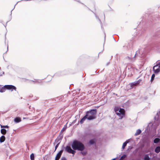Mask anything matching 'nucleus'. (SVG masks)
<instances>
[{
    "mask_svg": "<svg viewBox=\"0 0 160 160\" xmlns=\"http://www.w3.org/2000/svg\"><path fill=\"white\" fill-rule=\"evenodd\" d=\"M72 147L74 150L82 151L85 149L84 144L80 141L75 140L73 141Z\"/></svg>",
    "mask_w": 160,
    "mask_h": 160,
    "instance_id": "obj_1",
    "label": "nucleus"
},
{
    "mask_svg": "<svg viewBox=\"0 0 160 160\" xmlns=\"http://www.w3.org/2000/svg\"><path fill=\"white\" fill-rule=\"evenodd\" d=\"M97 113L96 109H92L87 112L85 115L88 120H90L95 119Z\"/></svg>",
    "mask_w": 160,
    "mask_h": 160,
    "instance_id": "obj_2",
    "label": "nucleus"
},
{
    "mask_svg": "<svg viewBox=\"0 0 160 160\" xmlns=\"http://www.w3.org/2000/svg\"><path fill=\"white\" fill-rule=\"evenodd\" d=\"M114 110L117 115L119 116L121 118H122L125 115V111L124 109L121 108L117 106L115 107Z\"/></svg>",
    "mask_w": 160,
    "mask_h": 160,
    "instance_id": "obj_3",
    "label": "nucleus"
},
{
    "mask_svg": "<svg viewBox=\"0 0 160 160\" xmlns=\"http://www.w3.org/2000/svg\"><path fill=\"white\" fill-rule=\"evenodd\" d=\"M141 81V79H139L137 81L130 83V85L131 89H132L134 87L137 86L139 84Z\"/></svg>",
    "mask_w": 160,
    "mask_h": 160,
    "instance_id": "obj_4",
    "label": "nucleus"
},
{
    "mask_svg": "<svg viewBox=\"0 0 160 160\" xmlns=\"http://www.w3.org/2000/svg\"><path fill=\"white\" fill-rule=\"evenodd\" d=\"M66 151L70 153H72L73 154H74L76 152V151L74 150H72L70 146H67L65 148Z\"/></svg>",
    "mask_w": 160,
    "mask_h": 160,
    "instance_id": "obj_5",
    "label": "nucleus"
},
{
    "mask_svg": "<svg viewBox=\"0 0 160 160\" xmlns=\"http://www.w3.org/2000/svg\"><path fill=\"white\" fill-rule=\"evenodd\" d=\"M6 90H11L12 91L13 90H16V88L14 86L12 85H5Z\"/></svg>",
    "mask_w": 160,
    "mask_h": 160,
    "instance_id": "obj_6",
    "label": "nucleus"
},
{
    "mask_svg": "<svg viewBox=\"0 0 160 160\" xmlns=\"http://www.w3.org/2000/svg\"><path fill=\"white\" fill-rule=\"evenodd\" d=\"M63 150H61L58 153H57L56 156L55 160H58L60 159L63 152Z\"/></svg>",
    "mask_w": 160,
    "mask_h": 160,
    "instance_id": "obj_7",
    "label": "nucleus"
},
{
    "mask_svg": "<svg viewBox=\"0 0 160 160\" xmlns=\"http://www.w3.org/2000/svg\"><path fill=\"white\" fill-rule=\"evenodd\" d=\"M153 70L154 72L156 73H158L160 71L159 68L157 66V65L154 66L153 68Z\"/></svg>",
    "mask_w": 160,
    "mask_h": 160,
    "instance_id": "obj_8",
    "label": "nucleus"
},
{
    "mask_svg": "<svg viewBox=\"0 0 160 160\" xmlns=\"http://www.w3.org/2000/svg\"><path fill=\"white\" fill-rule=\"evenodd\" d=\"M59 141L60 140H59V139L58 138H57L55 140V141L54 144L55 143H57V144L55 147V149L54 151H55L57 149L59 145V144L60 142Z\"/></svg>",
    "mask_w": 160,
    "mask_h": 160,
    "instance_id": "obj_9",
    "label": "nucleus"
},
{
    "mask_svg": "<svg viewBox=\"0 0 160 160\" xmlns=\"http://www.w3.org/2000/svg\"><path fill=\"white\" fill-rule=\"evenodd\" d=\"M6 90V88L5 87V86L2 87L0 85V92H5Z\"/></svg>",
    "mask_w": 160,
    "mask_h": 160,
    "instance_id": "obj_10",
    "label": "nucleus"
},
{
    "mask_svg": "<svg viewBox=\"0 0 160 160\" xmlns=\"http://www.w3.org/2000/svg\"><path fill=\"white\" fill-rule=\"evenodd\" d=\"M21 119L20 118L17 117L14 119V122L16 123H18L21 121Z\"/></svg>",
    "mask_w": 160,
    "mask_h": 160,
    "instance_id": "obj_11",
    "label": "nucleus"
},
{
    "mask_svg": "<svg viewBox=\"0 0 160 160\" xmlns=\"http://www.w3.org/2000/svg\"><path fill=\"white\" fill-rule=\"evenodd\" d=\"M5 140V137L2 135L0 138V142H4Z\"/></svg>",
    "mask_w": 160,
    "mask_h": 160,
    "instance_id": "obj_12",
    "label": "nucleus"
},
{
    "mask_svg": "<svg viewBox=\"0 0 160 160\" xmlns=\"http://www.w3.org/2000/svg\"><path fill=\"white\" fill-rule=\"evenodd\" d=\"M87 119V118L86 116L85 115L84 116L80 121V123L81 124H82L83 123V122L86 119Z\"/></svg>",
    "mask_w": 160,
    "mask_h": 160,
    "instance_id": "obj_13",
    "label": "nucleus"
},
{
    "mask_svg": "<svg viewBox=\"0 0 160 160\" xmlns=\"http://www.w3.org/2000/svg\"><path fill=\"white\" fill-rule=\"evenodd\" d=\"M1 133L3 135H5L7 133V131L4 129H2L1 130Z\"/></svg>",
    "mask_w": 160,
    "mask_h": 160,
    "instance_id": "obj_14",
    "label": "nucleus"
},
{
    "mask_svg": "<svg viewBox=\"0 0 160 160\" xmlns=\"http://www.w3.org/2000/svg\"><path fill=\"white\" fill-rule=\"evenodd\" d=\"M155 152L157 153H158L160 152V147L158 146L156 148L155 150Z\"/></svg>",
    "mask_w": 160,
    "mask_h": 160,
    "instance_id": "obj_15",
    "label": "nucleus"
},
{
    "mask_svg": "<svg viewBox=\"0 0 160 160\" xmlns=\"http://www.w3.org/2000/svg\"><path fill=\"white\" fill-rule=\"evenodd\" d=\"M141 133V130L139 129L137 130L135 134V136H137L140 134Z\"/></svg>",
    "mask_w": 160,
    "mask_h": 160,
    "instance_id": "obj_16",
    "label": "nucleus"
},
{
    "mask_svg": "<svg viewBox=\"0 0 160 160\" xmlns=\"http://www.w3.org/2000/svg\"><path fill=\"white\" fill-rule=\"evenodd\" d=\"M144 159V160H150V158L148 154H146L145 155Z\"/></svg>",
    "mask_w": 160,
    "mask_h": 160,
    "instance_id": "obj_17",
    "label": "nucleus"
},
{
    "mask_svg": "<svg viewBox=\"0 0 160 160\" xmlns=\"http://www.w3.org/2000/svg\"><path fill=\"white\" fill-rule=\"evenodd\" d=\"M160 139L159 138H155L154 140V142L155 143H158L160 141Z\"/></svg>",
    "mask_w": 160,
    "mask_h": 160,
    "instance_id": "obj_18",
    "label": "nucleus"
},
{
    "mask_svg": "<svg viewBox=\"0 0 160 160\" xmlns=\"http://www.w3.org/2000/svg\"><path fill=\"white\" fill-rule=\"evenodd\" d=\"M127 143H128V142H127V141H126L125 142L123 143L122 145V149H124L125 147L127 145Z\"/></svg>",
    "mask_w": 160,
    "mask_h": 160,
    "instance_id": "obj_19",
    "label": "nucleus"
},
{
    "mask_svg": "<svg viewBox=\"0 0 160 160\" xmlns=\"http://www.w3.org/2000/svg\"><path fill=\"white\" fill-rule=\"evenodd\" d=\"M30 158L31 160H34V155L33 153H32L30 156Z\"/></svg>",
    "mask_w": 160,
    "mask_h": 160,
    "instance_id": "obj_20",
    "label": "nucleus"
},
{
    "mask_svg": "<svg viewBox=\"0 0 160 160\" xmlns=\"http://www.w3.org/2000/svg\"><path fill=\"white\" fill-rule=\"evenodd\" d=\"M155 77V75L154 74H153L152 75V77H151V82H152V81L153 80L154 78Z\"/></svg>",
    "mask_w": 160,
    "mask_h": 160,
    "instance_id": "obj_21",
    "label": "nucleus"
},
{
    "mask_svg": "<svg viewBox=\"0 0 160 160\" xmlns=\"http://www.w3.org/2000/svg\"><path fill=\"white\" fill-rule=\"evenodd\" d=\"M1 128H9V127L8 125L3 126L1 125Z\"/></svg>",
    "mask_w": 160,
    "mask_h": 160,
    "instance_id": "obj_22",
    "label": "nucleus"
},
{
    "mask_svg": "<svg viewBox=\"0 0 160 160\" xmlns=\"http://www.w3.org/2000/svg\"><path fill=\"white\" fill-rule=\"evenodd\" d=\"M94 142L93 140H91L89 142V143L91 144H93L94 143Z\"/></svg>",
    "mask_w": 160,
    "mask_h": 160,
    "instance_id": "obj_23",
    "label": "nucleus"
},
{
    "mask_svg": "<svg viewBox=\"0 0 160 160\" xmlns=\"http://www.w3.org/2000/svg\"><path fill=\"white\" fill-rule=\"evenodd\" d=\"M126 157L125 155H123L120 159V160H122L123 159L125 158Z\"/></svg>",
    "mask_w": 160,
    "mask_h": 160,
    "instance_id": "obj_24",
    "label": "nucleus"
},
{
    "mask_svg": "<svg viewBox=\"0 0 160 160\" xmlns=\"http://www.w3.org/2000/svg\"><path fill=\"white\" fill-rule=\"evenodd\" d=\"M157 66H158V67L159 68V70H160V62L157 64Z\"/></svg>",
    "mask_w": 160,
    "mask_h": 160,
    "instance_id": "obj_25",
    "label": "nucleus"
},
{
    "mask_svg": "<svg viewBox=\"0 0 160 160\" xmlns=\"http://www.w3.org/2000/svg\"><path fill=\"white\" fill-rule=\"evenodd\" d=\"M61 160H66V159L65 157H62Z\"/></svg>",
    "mask_w": 160,
    "mask_h": 160,
    "instance_id": "obj_26",
    "label": "nucleus"
},
{
    "mask_svg": "<svg viewBox=\"0 0 160 160\" xmlns=\"http://www.w3.org/2000/svg\"><path fill=\"white\" fill-rule=\"evenodd\" d=\"M66 129V128H63L62 129V130L61 131H64Z\"/></svg>",
    "mask_w": 160,
    "mask_h": 160,
    "instance_id": "obj_27",
    "label": "nucleus"
},
{
    "mask_svg": "<svg viewBox=\"0 0 160 160\" xmlns=\"http://www.w3.org/2000/svg\"><path fill=\"white\" fill-rule=\"evenodd\" d=\"M32 81L33 82H39L37 80H36L35 81Z\"/></svg>",
    "mask_w": 160,
    "mask_h": 160,
    "instance_id": "obj_28",
    "label": "nucleus"
},
{
    "mask_svg": "<svg viewBox=\"0 0 160 160\" xmlns=\"http://www.w3.org/2000/svg\"><path fill=\"white\" fill-rule=\"evenodd\" d=\"M115 159H116V158H113V159H112L111 160H115Z\"/></svg>",
    "mask_w": 160,
    "mask_h": 160,
    "instance_id": "obj_29",
    "label": "nucleus"
}]
</instances>
